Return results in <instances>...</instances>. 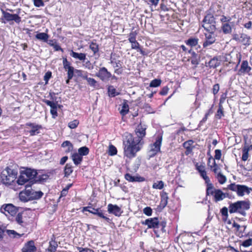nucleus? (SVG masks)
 Masks as SVG:
<instances>
[{
    "label": "nucleus",
    "mask_w": 252,
    "mask_h": 252,
    "mask_svg": "<svg viewBox=\"0 0 252 252\" xmlns=\"http://www.w3.org/2000/svg\"><path fill=\"white\" fill-rule=\"evenodd\" d=\"M143 213L148 216H150L152 214V209L150 207H146L143 209Z\"/></svg>",
    "instance_id": "4d7b16f0"
},
{
    "label": "nucleus",
    "mask_w": 252,
    "mask_h": 252,
    "mask_svg": "<svg viewBox=\"0 0 252 252\" xmlns=\"http://www.w3.org/2000/svg\"><path fill=\"white\" fill-rule=\"evenodd\" d=\"M251 70V67L249 65L248 62L244 61L242 63L240 68L238 71V74L242 75L245 73H248Z\"/></svg>",
    "instance_id": "dca6fc26"
},
{
    "label": "nucleus",
    "mask_w": 252,
    "mask_h": 252,
    "mask_svg": "<svg viewBox=\"0 0 252 252\" xmlns=\"http://www.w3.org/2000/svg\"><path fill=\"white\" fill-rule=\"evenodd\" d=\"M161 82V81L160 79H154L151 82L150 84V87H157L160 85Z\"/></svg>",
    "instance_id": "a19ab883"
},
{
    "label": "nucleus",
    "mask_w": 252,
    "mask_h": 252,
    "mask_svg": "<svg viewBox=\"0 0 252 252\" xmlns=\"http://www.w3.org/2000/svg\"><path fill=\"white\" fill-rule=\"evenodd\" d=\"M50 112L54 118L57 116V105L51 108Z\"/></svg>",
    "instance_id": "680f3d73"
},
{
    "label": "nucleus",
    "mask_w": 252,
    "mask_h": 252,
    "mask_svg": "<svg viewBox=\"0 0 252 252\" xmlns=\"http://www.w3.org/2000/svg\"><path fill=\"white\" fill-rule=\"evenodd\" d=\"M246 228V225L240 226L237 224V232H239V233H237V236L242 237L244 235H247V233L245 232Z\"/></svg>",
    "instance_id": "cd10ccee"
},
{
    "label": "nucleus",
    "mask_w": 252,
    "mask_h": 252,
    "mask_svg": "<svg viewBox=\"0 0 252 252\" xmlns=\"http://www.w3.org/2000/svg\"><path fill=\"white\" fill-rule=\"evenodd\" d=\"M221 156V150H215V158L216 159H220Z\"/></svg>",
    "instance_id": "69168bd1"
},
{
    "label": "nucleus",
    "mask_w": 252,
    "mask_h": 252,
    "mask_svg": "<svg viewBox=\"0 0 252 252\" xmlns=\"http://www.w3.org/2000/svg\"><path fill=\"white\" fill-rule=\"evenodd\" d=\"M62 146L64 148H66L64 150L66 153L71 152L73 150V145L71 142L68 141L63 142L62 144Z\"/></svg>",
    "instance_id": "b1692460"
},
{
    "label": "nucleus",
    "mask_w": 252,
    "mask_h": 252,
    "mask_svg": "<svg viewBox=\"0 0 252 252\" xmlns=\"http://www.w3.org/2000/svg\"><path fill=\"white\" fill-rule=\"evenodd\" d=\"M63 67L65 70H67V69H68L70 67H72V66H71L70 63L67 61V59L65 58H63Z\"/></svg>",
    "instance_id": "8fccbe9b"
},
{
    "label": "nucleus",
    "mask_w": 252,
    "mask_h": 252,
    "mask_svg": "<svg viewBox=\"0 0 252 252\" xmlns=\"http://www.w3.org/2000/svg\"><path fill=\"white\" fill-rule=\"evenodd\" d=\"M220 90V86L218 84H216L213 86V93L214 94H217Z\"/></svg>",
    "instance_id": "338daca9"
},
{
    "label": "nucleus",
    "mask_w": 252,
    "mask_h": 252,
    "mask_svg": "<svg viewBox=\"0 0 252 252\" xmlns=\"http://www.w3.org/2000/svg\"><path fill=\"white\" fill-rule=\"evenodd\" d=\"M36 250L33 241H30L26 244L22 249V252H33Z\"/></svg>",
    "instance_id": "a211bd4d"
},
{
    "label": "nucleus",
    "mask_w": 252,
    "mask_h": 252,
    "mask_svg": "<svg viewBox=\"0 0 252 252\" xmlns=\"http://www.w3.org/2000/svg\"><path fill=\"white\" fill-rule=\"evenodd\" d=\"M57 247L58 244L57 242L52 240L49 243V246L46 250V252H54L56 251Z\"/></svg>",
    "instance_id": "5701e85b"
},
{
    "label": "nucleus",
    "mask_w": 252,
    "mask_h": 252,
    "mask_svg": "<svg viewBox=\"0 0 252 252\" xmlns=\"http://www.w3.org/2000/svg\"><path fill=\"white\" fill-rule=\"evenodd\" d=\"M96 76L102 81L106 82L109 80L112 74L106 67H102L99 69L98 72L96 74Z\"/></svg>",
    "instance_id": "423d86ee"
},
{
    "label": "nucleus",
    "mask_w": 252,
    "mask_h": 252,
    "mask_svg": "<svg viewBox=\"0 0 252 252\" xmlns=\"http://www.w3.org/2000/svg\"><path fill=\"white\" fill-rule=\"evenodd\" d=\"M109 95L112 97L117 95L118 94L116 92V89L112 86L108 88Z\"/></svg>",
    "instance_id": "ea45409f"
},
{
    "label": "nucleus",
    "mask_w": 252,
    "mask_h": 252,
    "mask_svg": "<svg viewBox=\"0 0 252 252\" xmlns=\"http://www.w3.org/2000/svg\"><path fill=\"white\" fill-rule=\"evenodd\" d=\"M90 49L94 52V54L97 53L98 51V46L94 43H92L90 45Z\"/></svg>",
    "instance_id": "09e8293b"
},
{
    "label": "nucleus",
    "mask_w": 252,
    "mask_h": 252,
    "mask_svg": "<svg viewBox=\"0 0 252 252\" xmlns=\"http://www.w3.org/2000/svg\"><path fill=\"white\" fill-rule=\"evenodd\" d=\"M72 159L75 164L78 165L81 163L82 160V157L78 153L74 154L72 156Z\"/></svg>",
    "instance_id": "c756f323"
},
{
    "label": "nucleus",
    "mask_w": 252,
    "mask_h": 252,
    "mask_svg": "<svg viewBox=\"0 0 252 252\" xmlns=\"http://www.w3.org/2000/svg\"><path fill=\"white\" fill-rule=\"evenodd\" d=\"M143 224L147 225L149 228L158 227L159 221L157 218H150L142 222Z\"/></svg>",
    "instance_id": "9b49d317"
},
{
    "label": "nucleus",
    "mask_w": 252,
    "mask_h": 252,
    "mask_svg": "<svg viewBox=\"0 0 252 252\" xmlns=\"http://www.w3.org/2000/svg\"><path fill=\"white\" fill-rule=\"evenodd\" d=\"M70 55L75 59H77L80 61H85L86 59V55L84 53H78L71 51Z\"/></svg>",
    "instance_id": "412c9836"
},
{
    "label": "nucleus",
    "mask_w": 252,
    "mask_h": 252,
    "mask_svg": "<svg viewBox=\"0 0 252 252\" xmlns=\"http://www.w3.org/2000/svg\"><path fill=\"white\" fill-rule=\"evenodd\" d=\"M83 66L89 70L94 69V66L89 61H87L83 64Z\"/></svg>",
    "instance_id": "864d4df0"
},
{
    "label": "nucleus",
    "mask_w": 252,
    "mask_h": 252,
    "mask_svg": "<svg viewBox=\"0 0 252 252\" xmlns=\"http://www.w3.org/2000/svg\"><path fill=\"white\" fill-rule=\"evenodd\" d=\"M89 150L86 147H82L78 149V154L81 156H86L89 154Z\"/></svg>",
    "instance_id": "e433bc0d"
},
{
    "label": "nucleus",
    "mask_w": 252,
    "mask_h": 252,
    "mask_svg": "<svg viewBox=\"0 0 252 252\" xmlns=\"http://www.w3.org/2000/svg\"><path fill=\"white\" fill-rule=\"evenodd\" d=\"M205 180L206 183H208L210 182L209 177L207 175L206 172H204L200 175Z\"/></svg>",
    "instance_id": "774afa93"
},
{
    "label": "nucleus",
    "mask_w": 252,
    "mask_h": 252,
    "mask_svg": "<svg viewBox=\"0 0 252 252\" xmlns=\"http://www.w3.org/2000/svg\"><path fill=\"white\" fill-rule=\"evenodd\" d=\"M17 172L9 167H7L1 173V182L5 185H10L16 179Z\"/></svg>",
    "instance_id": "7ed1b4c3"
},
{
    "label": "nucleus",
    "mask_w": 252,
    "mask_h": 252,
    "mask_svg": "<svg viewBox=\"0 0 252 252\" xmlns=\"http://www.w3.org/2000/svg\"><path fill=\"white\" fill-rule=\"evenodd\" d=\"M221 213L222 215L225 217V218H224L223 219L224 220L226 219L227 218V216H228V209H227V208L226 207H223L221 210Z\"/></svg>",
    "instance_id": "e2e57ef3"
},
{
    "label": "nucleus",
    "mask_w": 252,
    "mask_h": 252,
    "mask_svg": "<svg viewBox=\"0 0 252 252\" xmlns=\"http://www.w3.org/2000/svg\"><path fill=\"white\" fill-rule=\"evenodd\" d=\"M96 211V209L93 208L91 206H87L83 208V212L88 211L94 215L95 214Z\"/></svg>",
    "instance_id": "49530a36"
},
{
    "label": "nucleus",
    "mask_w": 252,
    "mask_h": 252,
    "mask_svg": "<svg viewBox=\"0 0 252 252\" xmlns=\"http://www.w3.org/2000/svg\"><path fill=\"white\" fill-rule=\"evenodd\" d=\"M79 122L77 120H74L71 122H70L68 124V127L71 129H73L76 128L79 125Z\"/></svg>",
    "instance_id": "79ce46f5"
},
{
    "label": "nucleus",
    "mask_w": 252,
    "mask_h": 252,
    "mask_svg": "<svg viewBox=\"0 0 252 252\" xmlns=\"http://www.w3.org/2000/svg\"><path fill=\"white\" fill-rule=\"evenodd\" d=\"M107 208L109 213L113 214L116 216H120L121 215V209L118 206L109 204Z\"/></svg>",
    "instance_id": "4468645a"
},
{
    "label": "nucleus",
    "mask_w": 252,
    "mask_h": 252,
    "mask_svg": "<svg viewBox=\"0 0 252 252\" xmlns=\"http://www.w3.org/2000/svg\"><path fill=\"white\" fill-rule=\"evenodd\" d=\"M145 126L140 124L135 130L136 137L129 133H125L124 136L123 145L124 156L129 158L136 156V153L140 150L143 144V138L146 135Z\"/></svg>",
    "instance_id": "f257e3e1"
},
{
    "label": "nucleus",
    "mask_w": 252,
    "mask_h": 252,
    "mask_svg": "<svg viewBox=\"0 0 252 252\" xmlns=\"http://www.w3.org/2000/svg\"><path fill=\"white\" fill-rule=\"evenodd\" d=\"M43 193L41 191H35L32 189L31 187L26 186L25 191L21 192L20 198L22 200L27 201L29 199H37L41 198Z\"/></svg>",
    "instance_id": "f03ea898"
},
{
    "label": "nucleus",
    "mask_w": 252,
    "mask_h": 252,
    "mask_svg": "<svg viewBox=\"0 0 252 252\" xmlns=\"http://www.w3.org/2000/svg\"><path fill=\"white\" fill-rule=\"evenodd\" d=\"M52 73L51 72L48 71L46 72L44 76V80L45 81V84H47L49 80L51 77Z\"/></svg>",
    "instance_id": "bf43d9fd"
},
{
    "label": "nucleus",
    "mask_w": 252,
    "mask_h": 252,
    "mask_svg": "<svg viewBox=\"0 0 252 252\" xmlns=\"http://www.w3.org/2000/svg\"><path fill=\"white\" fill-rule=\"evenodd\" d=\"M215 18L211 14L207 15L203 20L202 27L207 32H214L216 30Z\"/></svg>",
    "instance_id": "20e7f679"
},
{
    "label": "nucleus",
    "mask_w": 252,
    "mask_h": 252,
    "mask_svg": "<svg viewBox=\"0 0 252 252\" xmlns=\"http://www.w3.org/2000/svg\"><path fill=\"white\" fill-rule=\"evenodd\" d=\"M250 202L249 200L237 201V212L245 216V211L250 208Z\"/></svg>",
    "instance_id": "0eeeda50"
},
{
    "label": "nucleus",
    "mask_w": 252,
    "mask_h": 252,
    "mask_svg": "<svg viewBox=\"0 0 252 252\" xmlns=\"http://www.w3.org/2000/svg\"><path fill=\"white\" fill-rule=\"evenodd\" d=\"M73 171L72 166L69 164H66L64 168L65 176H69Z\"/></svg>",
    "instance_id": "4c0bfd02"
},
{
    "label": "nucleus",
    "mask_w": 252,
    "mask_h": 252,
    "mask_svg": "<svg viewBox=\"0 0 252 252\" xmlns=\"http://www.w3.org/2000/svg\"><path fill=\"white\" fill-rule=\"evenodd\" d=\"M29 181L28 178H27L25 174H23L22 172H21L20 175L19 176L18 180H17V183L19 185H23L27 182Z\"/></svg>",
    "instance_id": "393cba45"
},
{
    "label": "nucleus",
    "mask_w": 252,
    "mask_h": 252,
    "mask_svg": "<svg viewBox=\"0 0 252 252\" xmlns=\"http://www.w3.org/2000/svg\"><path fill=\"white\" fill-rule=\"evenodd\" d=\"M208 164L213 169L214 173L217 175L221 174L220 167L216 163L215 160L213 158H209Z\"/></svg>",
    "instance_id": "2eb2a0df"
},
{
    "label": "nucleus",
    "mask_w": 252,
    "mask_h": 252,
    "mask_svg": "<svg viewBox=\"0 0 252 252\" xmlns=\"http://www.w3.org/2000/svg\"><path fill=\"white\" fill-rule=\"evenodd\" d=\"M217 178L219 182L221 184L224 183L226 180L225 176L222 175L221 173L218 174L217 175Z\"/></svg>",
    "instance_id": "37998d69"
},
{
    "label": "nucleus",
    "mask_w": 252,
    "mask_h": 252,
    "mask_svg": "<svg viewBox=\"0 0 252 252\" xmlns=\"http://www.w3.org/2000/svg\"><path fill=\"white\" fill-rule=\"evenodd\" d=\"M164 186V184L163 182L162 181H158L153 184L152 188L154 189H161L163 188Z\"/></svg>",
    "instance_id": "f704fd0d"
},
{
    "label": "nucleus",
    "mask_w": 252,
    "mask_h": 252,
    "mask_svg": "<svg viewBox=\"0 0 252 252\" xmlns=\"http://www.w3.org/2000/svg\"><path fill=\"white\" fill-rule=\"evenodd\" d=\"M117 150L116 148L113 145H110L109 147V155L114 156L117 154Z\"/></svg>",
    "instance_id": "de8ad7c7"
},
{
    "label": "nucleus",
    "mask_w": 252,
    "mask_h": 252,
    "mask_svg": "<svg viewBox=\"0 0 252 252\" xmlns=\"http://www.w3.org/2000/svg\"><path fill=\"white\" fill-rule=\"evenodd\" d=\"M20 10L18 9L19 12ZM19 13V12L18 14H12L5 11L2 12L3 17L6 21H14L17 23H19L21 21V17L18 15Z\"/></svg>",
    "instance_id": "1a4fd4ad"
},
{
    "label": "nucleus",
    "mask_w": 252,
    "mask_h": 252,
    "mask_svg": "<svg viewBox=\"0 0 252 252\" xmlns=\"http://www.w3.org/2000/svg\"><path fill=\"white\" fill-rule=\"evenodd\" d=\"M249 157V149H248L246 146L244 147L242 150V159L243 161H246L248 159Z\"/></svg>",
    "instance_id": "c9c22d12"
},
{
    "label": "nucleus",
    "mask_w": 252,
    "mask_h": 252,
    "mask_svg": "<svg viewBox=\"0 0 252 252\" xmlns=\"http://www.w3.org/2000/svg\"><path fill=\"white\" fill-rule=\"evenodd\" d=\"M128 40L130 43L133 42L136 40V34L134 32L130 33L129 34V37Z\"/></svg>",
    "instance_id": "0e129e2a"
},
{
    "label": "nucleus",
    "mask_w": 252,
    "mask_h": 252,
    "mask_svg": "<svg viewBox=\"0 0 252 252\" xmlns=\"http://www.w3.org/2000/svg\"><path fill=\"white\" fill-rule=\"evenodd\" d=\"M207 33H205V41L203 44L204 47H207L212 44L216 40L214 32H208Z\"/></svg>",
    "instance_id": "9d476101"
},
{
    "label": "nucleus",
    "mask_w": 252,
    "mask_h": 252,
    "mask_svg": "<svg viewBox=\"0 0 252 252\" xmlns=\"http://www.w3.org/2000/svg\"><path fill=\"white\" fill-rule=\"evenodd\" d=\"M234 27V24L228 22L223 24L222 30L224 33H228L231 32L232 28Z\"/></svg>",
    "instance_id": "aec40b11"
},
{
    "label": "nucleus",
    "mask_w": 252,
    "mask_h": 252,
    "mask_svg": "<svg viewBox=\"0 0 252 252\" xmlns=\"http://www.w3.org/2000/svg\"><path fill=\"white\" fill-rule=\"evenodd\" d=\"M87 82L89 85L93 87H95L97 84V82L92 78H89L87 80Z\"/></svg>",
    "instance_id": "13d9d810"
},
{
    "label": "nucleus",
    "mask_w": 252,
    "mask_h": 252,
    "mask_svg": "<svg viewBox=\"0 0 252 252\" xmlns=\"http://www.w3.org/2000/svg\"><path fill=\"white\" fill-rule=\"evenodd\" d=\"M236 212V202L231 204L229 206L230 213H233Z\"/></svg>",
    "instance_id": "052dcab7"
},
{
    "label": "nucleus",
    "mask_w": 252,
    "mask_h": 252,
    "mask_svg": "<svg viewBox=\"0 0 252 252\" xmlns=\"http://www.w3.org/2000/svg\"><path fill=\"white\" fill-rule=\"evenodd\" d=\"M35 37L39 40H42L44 41H47L49 36H48V35L46 33L40 32V33H37L35 35Z\"/></svg>",
    "instance_id": "2f4dec72"
},
{
    "label": "nucleus",
    "mask_w": 252,
    "mask_h": 252,
    "mask_svg": "<svg viewBox=\"0 0 252 252\" xmlns=\"http://www.w3.org/2000/svg\"><path fill=\"white\" fill-rule=\"evenodd\" d=\"M0 210L1 213L4 214L6 216L8 215L13 216L17 212L16 208L11 204L3 205Z\"/></svg>",
    "instance_id": "6e6552de"
},
{
    "label": "nucleus",
    "mask_w": 252,
    "mask_h": 252,
    "mask_svg": "<svg viewBox=\"0 0 252 252\" xmlns=\"http://www.w3.org/2000/svg\"><path fill=\"white\" fill-rule=\"evenodd\" d=\"M198 39L195 38H189L186 41L187 45L190 46V47H194L198 44Z\"/></svg>",
    "instance_id": "473e14b6"
},
{
    "label": "nucleus",
    "mask_w": 252,
    "mask_h": 252,
    "mask_svg": "<svg viewBox=\"0 0 252 252\" xmlns=\"http://www.w3.org/2000/svg\"><path fill=\"white\" fill-rule=\"evenodd\" d=\"M252 245V239L249 238V239L243 241L240 246V249L241 250V246L244 247H248Z\"/></svg>",
    "instance_id": "c03bdc74"
},
{
    "label": "nucleus",
    "mask_w": 252,
    "mask_h": 252,
    "mask_svg": "<svg viewBox=\"0 0 252 252\" xmlns=\"http://www.w3.org/2000/svg\"><path fill=\"white\" fill-rule=\"evenodd\" d=\"M239 41L245 45L250 44V38L246 34H242L239 38Z\"/></svg>",
    "instance_id": "72a5a7b5"
},
{
    "label": "nucleus",
    "mask_w": 252,
    "mask_h": 252,
    "mask_svg": "<svg viewBox=\"0 0 252 252\" xmlns=\"http://www.w3.org/2000/svg\"><path fill=\"white\" fill-rule=\"evenodd\" d=\"M7 234L9 236H12L13 237H20V235L18 233H17L16 231L13 230H7Z\"/></svg>",
    "instance_id": "6e6d98bb"
},
{
    "label": "nucleus",
    "mask_w": 252,
    "mask_h": 252,
    "mask_svg": "<svg viewBox=\"0 0 252 252\" xmlns=\"http://www.w3.org/2000/svg\"><path fill=\"white\" fill-rule=\"evenodd\" d=\"M129 111V106L126 102H124L122 104V109L120 110V113L122 115H126Z\"/></svg>",
    "instance_id": "7c9ffc66"
},
{
    "label": "nucleus",
    "mask_w": 252,
    "mask_h": 252,
    "mask_svg": "<svg viewBox=\"0 0 252 252\" xmlns=\"http://www.w3.org/2000/svg\"><path fill=\"white\" fill-rule=\"evenodd\" d=\"M161 141V137H158L154 144L150 145L148 152V156L150 158L153 157L159 151Z\"/></svg>",
    "instance_id": "39448f33"
},
{
    "label": "nucleus",
    "mask_w": 252,
    "mask_h": 252,
    "mask_svg": "<svg viewBox=\"0 0 252 252\" xmlns=\"http://www.w3.org/2000/svg\"><path fill=\"white\" fill-rule=\"evenodd\" d=\"M42 126L41 125H35L33 126L32 129L29 131L31 136L36 135L39 133V130L41 129Z\"/></svg>",
    "instance_id": "bb28decb"
},
{
    "label": "nucleus",
    "mask_w": 252,
    "mask_h": 252,
    "mask_svg": "<svg viewBox=\"0 0 252 252\" xmlns=\"http://www.w3.org/2000/svg\"><path fill=\"white\" fill-rule=\"evenodd\" d=\"M214 196L216 201H219L225 198L226 195L220 189H215Z\"/></svg>",
    "instance_id": "6ab92c4d"
},
{
    "label": "nucleus",
    "mask_w": 252,
    "mask_h": 252,
    "mask_svg": "<svg viewBox=\"0 0 252 252\" xmlns=\"http://www.w3.org/2000/svg\"><path fill=\"white\" fill-rule=\"evenodd\" d=\"M220 63V61H219L217 58H214L209 62L208 66L211 68H216L219 66Z\"/></svg>",
    "instance_id": "a878e982"
},
{
    "label": "nucleus",
    "mask_w": 252,
    "mask_h": 252,
    "mask_svg": "<svg viewBox=\"0 0 252 252\" xmlns=\"http://www.w3.org/2000/svg\"><path fill=\"white\" fill-rule=\"evenodd\" d=\"M252 191V188H249L245 185H237V195L243 196L245 194H249Z\"/></svg>",
    "instance_id": "f8f14e48"
},
{
    "label": "nucleus",
    "mask_w": 252,
    "mask_h": 252,
    "mask_svg": "<svg viewBox=\"0 0 252 252\" xmlns=\"http://www.w3.org/2000/svg\"><path fill=\"white\" fill-rule=\"evenodd\" d=\"M15 221L22 226H24L26 225V222L23 219L22 213H18L17 214L15 217Z\"/></svg>",
    "instance_id": "c85d7f7f"
},
{
    "label": "nucleus",
    "mask_w": 252,
    "mask_h": 252,
    "mask_svg": "<svg viewBox=\"0 0 252 252\" xmlns=\"http://www.w3.org/2000/svg\"><path fill=\"white\" fill-rule=\"evenodd\" d=\"M67 71V78L69 79H71L74 75V68L73 67H71L66 70Z\"/></svg>",
    "instance_id": "603ef678"
},
{
    "label": "nucleus",
    "mask_w": 252,
    "mask_h": 252,
    "mask_svg": "<svg viewBox=\"0 0 252 252\" xmlns=\"http://www.w3.org/2000/svg\"><path fill=\"white\" fill-rule=\"evenodd\" d=\"M34 5L36 7H39L44 5L43 0H33Z\"/></svg>",
    "instance_id": "5fc2aeb1"
},
{
    "label": "nucleus",
    "mask_w": 252,
    "mask_h": 252,
    "mask_svg": "<svg viewBox=\"0 0 252 252\" xmlns=\"http://www.w3.org/2000/svg\"><path fill=\"white\" fill-rule=\"evenodd\" d=\"M168 196L166 192H163L161 194V200L160 203V206L164 208L167 204L168 203Z\"/></svg>",
    "instance_id": "4be33fe9"
},
{
    "label": "nucleus",
    "mask_w": 252,
    "mask_h": 252,
    "mask_svg": "<svg viewBox=\"0 0 252 252\" xmlns=\"http://www.w3.org/2000/svg\"><path fill=\"white\" fill-rule=\"evenodd\" d=\"M223 107L222 105L220 104L219 105V108L217 111V113L216 114V117L219 119H220L221 116L223 115Z\"/></svg>",
    "instance_id": "3c124183"
},
{
    "label": "nucleus",
    "mask_w": 252,
    "mask_h": 252,
    "mask_svg": "<svg viewBox=\"0 0 252 252\" xmlns=\"http://www.w3.org/2000/svg\"><path fill=\"white\" fill-rule=\"evenodd\" d=\"M206 184L207 185V193L208 194L214 195L215 190H214L213 186L212 184L210 183V182Z\"/></svg>",
    "instance_id": "58836bf2"
},
{
    "label": "nucleus",
    "mask_w": 252,
    "mask_h": 252,
    "mask_svg": "<svg viewBox=\"0 0 252 252\" xmlns=\"http://www.w3.org/2000/svg\"><path fill=\"white\" fill-rule=\"evenodd\" d=\"M22 172L25 174V177L28 178L29 181L33 179L37 175L36 170L32 169H26Z\"/></svg>",
    "instance_id": "f3484780"
},
{
    "label": "nucleus",
    "mask_w": 252,
    "mask_h": 252,
    "mask_svg": "<svg viewBox=\"0 0 252 252\" xmlns=\"http://www.w3.org/2000/svg\"><path fill=\"white\" fill-rule=\"evenodd\" d=\"M125 179L130 182H142L145 181V178L143 177L136 175L132 176L129 173H126L125 176Z\"/></svg>",
    "instance_id": "ddd939ff"
},
{
    "label": "nucleus",
    "mask_w": 252,
    "mask_h": 252,
    "mask_svg": "<svg viewBox=\"0 0 252 252\" xmlns=\"http://www.w3.org/2000/svg\"><path fill=\"white\" fill-rule=\"evenodd\" d=\"M94 215H97L98 217L105 219L107 221L109 220V219L104 216L103 213L102 212L101 210L99 208L96 209V211Z\"/></svg>",
    "instance_id": "a18cd8bd"
}]
</instances>
